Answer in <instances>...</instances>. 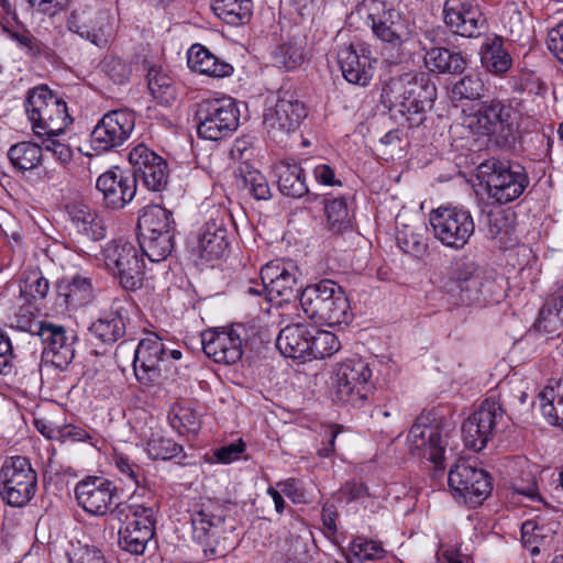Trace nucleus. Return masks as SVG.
Instances as JSON below:
<instances>
[{
  "label": "nucleus",
  "instance_id": "1",
  "mask_svg": "<svg viewBox=\"0 0 563 563\" xmlns=\"http://www.w3.org/2000/svg\"><path fill=\"white\" fill-rule=\"evenodd\" d=\"M437 99V87L424 74L405 73L387 80L380 100L389 111L404 117L410 128L419 126Z\"/></svg>",
  "mask_w": 563,
  "mask_h": 563
},
{
  "label": "nucleus",
  "instance_id": "2",
  "mask_svg": "<svg viewBox=\"0 0 563 563\" xmlns=\"http://www.w3.org/2000/svg\"><path fill=\"white\" fill-rule=\"evenodd\" d=\"M229 508L216 501L202 504L190 514L194 538L203 547L208 560L225 556L234 549V526Z\"/></svg>",
  "mask_w": 563,
  "mask_h": 563
},
{
  "label": "nucleus",
  "instance_id": "3",
  "mask_svg": "<svg viewBox=\"0 0 563 563\" xmlns=\"http://www.w3.org/2000/svg\"><path fill=\"white\" fill-rule=\"evenodd\" d=\"M454 305L483 307L500 299L501 287L473 262H456L444 285Z\"/></svg>",
  "mask_w": 563,
  "mask_h": 563
},
{
  "label": "nucleus",
  "instance_id": "4",
  "mask_svg": "<svg viewBox=\"0 0 563 563\" xmlns=\"http://www.w3.org/2000/svg\"><path fill=\"white\" fill-rule=\"evenodd\" d=\"M299 303L305 314L321 325L336 327L352 320L345 291L331 279H322L303 288Z\"/></svg>",
  "mask_w": 563,
  "mask_h": 563
},
{
  "label": "nucleus",
  "instance_id": "5",
  "mask_svg": "<svg viewBox=\"0 0 563 563\" xmlns=\"http://www.w3.org/2000/svg\"><path fill=\"white\" fill-rule=\"evenodd\" d=\"M476 176L488 197L498 205L517 200L530 184L526 168L508 158L485 159L478 165Z\"/></svg>",
  "mask_w": 563,
  "mask_h": 563
},
{
  "label": "nucleus",
  "instance_id": "6",
  "mask_svg": "<svg viewBox=\"0 0 563 563\" xmlns=\"http://www.w3.org/2000/svg\"><path fill=\"white\" fill-rule=\"evenodd\" d=\"M26 113L37 137L62 135L71 118L66 101L47 86H38L29 92Z\"/></svg>",
  "mask_w": 563,
  "mask_h": 563
},
{
  "label": "nucleus",
  "instance_id": "7",
  "mask_svg": "<svg viewBox=\"0 0 563 563\" xmlns=\"http://www.w3.org/2000/svg\"><path fill=\"white\" fill-rule=\"evenodd\" d=\"M475 118L479 133L487 136L493 145L501 150L515 147L519 130L511 104L497 99L484 101L479 104Z\"/></svg>",
  "mask_w": 563,
  "mask_h": 563
},
{
  "label": "nucleus",
  "instance_id": "8",
  "mask_svg": "<svg viewBox=\"0 0 563 563\" xmlns=\"http://www.w3.org/2000/svg\"><path fill=\"white\" fill-rule=\"evenodd\" d=\"M37 490V474L25 456L5 459L0 468V496L11 507H23Z\"/></svg>",
  "mask_w": 563,
  "mask_h": 563
},
{
  "label": "nucleus",
  "instance_id": "9",
  "mask_svg": "<svg viewBox=\"0 0 563 563\" xmlns=\"http://www.w3.org/2000/svg\"><path fill=\"white\" fill-rule=\"evenodd\" d=\"M195 120L200 137L219 141L239 128L240 110L231 98L206 99L197 104Z\"/></svg>",
  "mask_w": 563,
  "mask_h": 563
},
{
  "label": "nucleus",
  "instance_id": "10",
  "mask_svg": "<svg viewBox=\"0 0 563 563\" xmlns=\"http://www.w3.org/2000/svg\"><path fill=\"white\" fill-rule=\"evenodd\" d=\"M410 452L430 461L435 468H444L445 435L441 421L432 412H422L408 433Z\"/></svg>",
  "mask_w": 563,
  "mask_h": 563
},
{
  "label": "nucleus",
  "instance_id": "11",
  "mask_svg": "<svg viewBox=\"0 0 563 563\" xmlns=\"http://www.w3.org/2000/svg\"><path fill=\"white\" fill-rule=\"evenodd\" d=\"M434 238L443 245L461 250L470 241L475 231L471 212L457 207H440L429 214Z\"/></svg>",
  "mask_w": 563,
  "mask_h": 563
},
{
  "label": "nucleus",
  "instance_id": "12",
  "mask_svg": "<svg viewBox=\"0 0 563 563\" xmlns=\"http://www.w3.org/2000/svg\"><path fill=\"white\" fill-rule=\"evenodd\" d=\"M307 113L305 103L294 92L282 88L275 106L265 110L263 124L272 140L283 143L297 131Z\"/></svg>",
  "mask_w": 563,
  "mask_h": 563
},
{
  "label": "nucleus",
  "instance_id": "13",
  "mask_svg": "<svg viewBox=\"0 0 563 563\" xmlns=\"http://www.w3.org/2000/svg\"><path fill=\"white\" fill-rule=\"evenodd\" d=\"M134 244L126 241H113L104 250L108 269L126 290H136L143 286L145 263Z\"/></svg>",
  "mask_w": 563,
  "mask_h": 563
},
{
  "label": "nucleus",
  "instance_id": "14",
  "mask_svg": "<svg viewBox=\"0 0 563 563\" xmlns=\"http://www.w3.org/2000/svg\"><path fill=\"white\" fill-rule=\"evenodd\" d=\"M448 482L453 497L471 507L482 505L493 490L490 474L467 462H460L452 467Z\"/></svg>",
  "mask_w": 563,
  "mask_h": 563
},
{
  "label": "nucleus",
  "instance_id": "15",
  "mask_svg": "<svg viewBox=\"0 0 563 563\" xmlns=\"http://www.w3.org/2000/svg\"><path fill=\"white\" fill-rule=\"evenodd\" d=\"M369 364L362 358H349L336 371L338 400L352 406L361 405L375 390Z\"/></svg>",
  "mask_w": 563,
  "mask_h": 563
},
{
  "label": "nucleus",
  "instance_id": "16",
  "mask_svg": "<svg viewBox=\"0 0 563 563\" xmlns=\"http://www.w3.org/2000/svg\"><path fill=\"white\" fill-rule=\"evenodd\" d=\"M504 413L501 405L495 398L485 399L462 424L465 446L475 452L484 450L504 420Z\"/></svg>",
  "mask_w": 563,
  "mask_h": 563
},
{
  "label": "nucleus",
  "instance_id": "17",
  "mask_svg": "<svg viewBox=\"0 0 563 563\" xmlns=\"http://www.w3.org/2000/svg\"><path fill=\"white\" fill-rule=\"evenodd\" d=\"M245 328L242 324L227 329H209L201 333V345L205 354L216 363L232 365L243 355V338Z\"/></svg>",
  "mask_w": 563,
  "mask_h": 563
},
{
  "label": "nucleus",
  "instance_id": "18",
  "mask_svg": "<svg viewBox=\"0 0 563 563\" xmlns=\"http://www.w3.org/2000/svg\"><path fill=\"white\" fill-rule=\"evenodd\" d=\"M134 124L133 113L126 110L106 113L90 134L91 147L103 153L121 146L129 139Z\"/></svg>",
  "mask_w": 563,
  "mask_h": 563
},
{
  "label": "nucleus",
  "instance_id": "19",
  "mask_svg": "<svg viewBox=\"0 0 563 563\" xmlns=\"http://www.w3.org/2000/svg\"><path fill=\"white\" fill-rule=\"evenodd\" d=\"M298 268L292 264L269 263L261 269L262 290H267V301L278 306L296 299L298 286Z\"/></svg>",
  "mask_w": 563,
  "mask_h": 563
},
{
  "label": "nucleus",
  "instance_id": "20",
  "mask_svg": "<svg viewBox=\"0 0 563 563\" xmlns=\"http://www.w3.org/2000/svg\"><path fill=\"white\" fill-rule=\"evenodd\" d=\"M75 496L78 505L88 514L102 517L118 498V487L108 478L88 476L77 483Z\"/></svg>",
  "mask_w": 563,
  "mask_h": 563
},
{
  "label": "nucleus",
  "instance_id": "21",
  "mask_svg": "<svg viewBox=\"0 0 563 563\" xmlns=\"http://www.w3.org/2000/svg\"><path fill=\"white\" fill-rule=\"evenodd\" d=\"M445 25L456 35L477 37L486 29V19L475 0H445Z\"/></svg>",
  "mask_w": 563,
  "mask_h": 563
},
{
  "label": "nucleus",
  "instance_id": "22",
  "mask_svg": "<svg viewBox=\"0 0 563 563\" xmlns=\"http://www.w3.org/2000/svg\"><path fill=\"white\" fill-rule=\"evenodd\" d=\"M30 333L37 335L45 345L44 355L52 364L60 369L66 368L75 357V349L73 346L75 336L66 335L63 325L52 322L33 323L29 327Z\"/></svg>",
  "mask_w": 563,
  "mask_h": 563
},
{
  "label": "nucleus",
  "instance_id": "23",
  "mask_svg": "<svg viewBox=\"0 0 563 563\" xmlns=\"http://www.w3.org/2000/svg\"><path fill=\"white\" fill-rule=\"evenodd\" d=\"M167 360V349L162 339L150 333L142 339L134 352L133 369L136 379L143 385H152L161 377V362Z\"/></svg>",
  "mask_w": 563,
  "mask_h": 563
},
{
  "label": "nucleus",
  "instance_id": "24",
  "mask_svg": "<svg viewBox=\"0 0 563 563\" xmlns=\"http://www.w3.org/2000/svg\"><path fill=\"white\" fill-rule=\"evenodd\" d=\"M96 189L102 197V203L111 210H121L136 195V178L124 174L118 167L101 174L96 181Z\"/></svg>",
  "mask_w": 563,
  "mask_h": 563
},
{
  "label": "nucleus",
  "instance_id": "25",
  "mask_svg": "<svg viewBox=\"0 0 563 563\" xmlns=\"http://www.w3.org/2000/svg\"><path fill=\"white\" fill-rule=\"evenodd\" d=\"M283 317L289 323L279 331L276 347L286 357L307 361L311 327L299 321L298 314L284 313Z\"/></svg>",
  "mask_w": 563,
  "mask_h": 563
},
{
  "label": "nucleus",
  "instance_id": "26",
  "mask_svg": "<svg viewBox=\"0 0 563 563\" xmlns=\"http://www.w3.org/2000/svg\"><path fill=\"white\" fill-rule=\"evenodd\" d=\"M70 30L92 44L103 47L108 44L112 33L110 15L106 11H75Z\"/></svg>",
  "mask_w": 563,
  "mask_h": 563
},
{
  "label": "nucleus",
  "instance_id": "27",
  "mask_svg": "<svg viewBox=\"0 0 563 563\" xmlns=\"http://www.w3.org/2000/svg\"><path fill=\"white\" fill-rule=\"evenodd\" d=\"M230 245L228 229L222 219H210L197 233L192 251L207 262L221 258Z\"/></svg>",
  "mask_w": 563,
  "mask_h": 563
},
{
  "label": "nucleus",
  "instance_id": "28",
  "mask_svg": "<svg viewBox=\"0 0 563 563\" xmlns=\"http://www.w3.org/2000/svg\"><path fill=\"white\" fill-rule=\"evenodd\" d=\"M155 526L154 510L134 519L129 525L121 526L118 532L120 549L133 555L143 554L147 543L155 536Z\"/></svg>",
  "mask_w": 563,
  "mask_h": 563
},
{
  "label": "nucleus",
  "instance_id": "29",
  "mask_svg": "<svg viewBox=\"0 0 563 563\" xmlns=\"http://www.w3.org/2000/svg\"><path fill=\"white\" fill-rule=\"evenodd\" d=\"M128 320V310L121 301L115 300L111 309L102 312L88 330L103 344L112 345L125 335Z\"/></svg>",
  "mask_w": 563,
  "mask_h": 563
},
{
  "label": "nucleus",
  "instance_id": "30",
  "mask_svg": "<svg viewBox=\"0 0 563 563\" xmlns=\"http://www.w3.org/2000/svg\"><path fill=\"white\" fill-rule=\"evenodd\" d=\"M424 51L426 67L437 74L461 75L467 67V59L462 52L452 51L443 46L428 48L422 41H419Z\"/></svg>",
  "mask_w": 563,
  "mask_h": 563
},
{
  "label": "nucleus",
  "instance_id": "31",
  "mask_svg": "<svg viewBox=\"0 0 563 563\" xmlns=\"http://www.w3.org/2000/svg\"><path fill=\"white\" fill-rule=\"evenodd\" d=\"M325 230L331 235H343L354 230V211L343 196H327L323 198Z\"/></svg>",
  "mask_w": 563,
  "mask_h": 563
},
{
  "label": "nucleus",
  "instance_id": "32",
  "mask_svg": "<svg viewBox=\"0 0 563 563\" xmlns=\"http://www.w3.org/2000/svg\"><path fill=\"white\" fill-rule=\"evenodd\" d=\"M188 67L201 75L222 78L233 74V66L224 59L216 56L201 44H194L187 54Z\"/></svg>",
  "mask_w": 563,
  "mask_h": 563
},
{
  "label": "nucleus",
  "instance_id": "33",
  "mask_svg": "<svg viewBox=\"0 0 563 563\" xmlns=\"http://www.w3.org/2000/svg\"><path fill=\"white\" fill-rule=\"evenodd\" d=\"M275 174L282 195L298 199L310 194L303 168L298 163L282 161L275 165Z\"/></svg>",
  "mask_w": 563,
  "mask_h": 563
},
{
  "label": "nucleus",
  "instance_id": "34",
  "mask_svg": "<svg viewBox=\"0 0 563 563\" xmlns=\"http://www.w3.org/2000/svg\"><path fill=\"white\" fill-rule=\"evenodd\" d=\"M67 213L78 233L91 241H100L106 238L107 229L103 219L89 206L70 203Z\"/></svg>",
  "mask_w": 563,
  "mask_h": 563
},
{
  "label": "nucleus",
  "instance_id": "35",
  "mask_svg": "<svg viewBox=\"0 0 563 563\" xmlns=\"http://www.w3.org/2000/svg\"><path fill=\"white\" fill-rule=\"evenodd\" d=\"M338 62L343 77L350 84L366 86L373 77L369 58L360 56L352 45L340 49Z\"/></svg>",
  "mask_w": 563,
  "mask_h": 563
},
{
  "label": "nucleus",
  "instance_id": "36",
  "mask_svg": "<svg viewBox=\"0 0 563 563\" xmlns=\"http://www.w3.org/2000/svg\"><path fill=\"white\" fill-rule=\"evenodd\" d=\"M143 68L146 70L147 88L153 98L163 106H170L177 98L174 79L162 66L151 64L146 59L143 62Z\"/></svg>",
  "mask_w": 563,
  "mask_h": 563
},
{
  "label": "nucleus",
  "instance_id": "37",
  "mask_svg": "<svg viewBox=\"0 0 563 563\" xmlns=\"http://www.w3.org/2000/svg\"><path fill=\"white\" fill-rule=\"evenodd\" d=\"M481 60L485 69L494 75H504L512 65L509 51L503 37L495 35L482 46Z\"/></svg>",
  "mask_w": 563,
  "mask_h": 563
},
{
  "label": "nucleus",
  "instance_id": "38",
  "mask_svg": "<svg viewBox=\"0 0 563 563\" xmlns=\"http://www.w3.org/2000/svg\"><path fill=\"white\" fill-rule=\"evenodd\" d=\"M413 27L409 20L404 19L399 11L389 9L384 25L378 27L377 37L393 45H408Z\"/></svg>",
  "mask_w": 563,
  "mask_h": 563
},
{
  "label": "nucleus",
  "instance_id": "39",
  "mask_svg": "<svg viewBox=\"0 0 563 563\" xmlns=\"http://www.w3.org/2000/svg\"><path fill=\"white\" fill-rule=\"evenodd\" d=\"M214 14L230 25L246 24L253 14L252 0H211Z\"/></svg>",
  "mask_w": 563,
  "mask_h": 563
},
{
  "label": "nucleus",
  "instance_id": "40",
  "mask_svg": "<svg viewBox=\"0 0 563 563\" xmlns=\"http://www.w3.org/2000/svg\"><path fill=\"white\" fill-rule=\"evenodd\" d=\"M553 540V531L534 520H527L521 526V543L532 556L548 551Z\"/></svg>",
  "mask_w": 563,
  "mask_h": 563
},
{
  "label": "nucleus",
  "instance_id": "41",
  "mask_svg": "<svg viewBox=\"0 0 563 563\" xmlns=\"http://www.w3.org/2000/svg\"><path fill=\"white\" fill-rule=\"evenodd\" d=\"M174 227H176V222L173 212L159 205L144 207L140 211L136 224L137 233L144 232L146 235H152L150 232L154 230Z\"/></svg>",
  "mask_w": 563,
  "mask_h": 563
},
{
  "label": "nucleus",
  "instance_id": "42",
  "mask_svg": "<svg viewBox=\"0 0 563 563\" xmlns=\"http://www.w3.org/2000/svg\"><path fill=\"white\" fill-rule=\"evenodd\" d=\"M235 176L240 178L242 188L254 199L268 200L272 198L269 184L266 177L257 169L244 164L235 170Z\"/></svg>",
  "mask_w": 563,
  "mask_h": 563
},
{
  "label": "nucleus",
  "instance_id": "43",
  "mask_svg": "<svg viewBox=\"0 0 563 563\" xmlns=\"http://www.w3.org/2000/svg\"><path fill=\"white\" fill-rule=\"evenodd\" d=\"M42 151V145L32 142H20L10 147L8 158L15 169L31 170L41 163Z\"/></svg>",
  "mask_w": 563,
  "mask_h": 563
},
{
  "label": "nucleus",
  "instance_id": "44",
  "mask_svg": "<svg viewBox=\"0 0 563 563\" xmlns=\"http://www.w3.org/2000/svg\"><path fill=\"white\" fill-rule=\"evenodd\" d=\"M307 361L321 360L333 355L341 347L336 335L330 331L311 327Z\"/></svg>",
  "mask_w": 563,
  "mask_h": 563
},
{
  "label": "nucleus",
  "instance_id": "45",
  "mask_svg": "<svg viewBox=\"0 0 563 563\" xmlns=\"http://www.w3.org/2000/svg\"><path fill=\"white\" fill-rule=\"evenodd\" d=\"M388 13L389 9L386 8V2L383 0H363L352 11V15H357L375 35H377L378 27L384 25Z\"/></svg>",
  "mask_w": 563,
  "mask_h": 563
},
{
  "label": "nucleus",
  "instance_id": "46",
  "mask_svg": "<svg viewBox=\"0 0 563 563\" xmlns=\"http://www.w3.org/2000/svg\"><path fill=\"white\" fill-rule=\"evenodd\" d=\"M422 228L404 224L397 228L396 241L398 246L407 254L415 257H422L428 251V244L423 238Z\"/></svg>",
  "mask_w": 563,
  "mask_h": 563
},
{
  "label": "nucleus",
  "instance_id": "47",
  "mask_svg": "<svg viewBox=\"0 0 563 563\" xmlns=\"http://www.w3.org/2000/svg\"><path fill=\"white\" fill-rule=\"evenodd\" d=\"M137 241L143 255L154 263L167 260L175 247V240L167 239V235L159 238L137 236Z\"/></svg>",
  "mask_w": 563,
  "mask_h": 563
},
{
  "label": "nucleus",
  "instance_id": "48",
  "mask_svg": "<svg viewBox=\"0 0 563 563\" xmlns=\"http://www.w3.org/2000/svg\"><path fill=\"white\" fill-rule=\"evenodd\" d=\"M538 399L541 412L548 421L563 429V398L556 397L552 386H547L538 395Z\"/></svg>",
  "mask_w": 563,
  "mask_h": 563
},
{
  "label": "nucleus",
  "instance_id": "49",
  "mask_svg": "<svg viewBox=\"0 0 563 563\" xmlns=\"http://www.w3.org/2000/svg\"><path fill=\"white\" fill-rule=\"evenodd\" d=\"M484 95V82L477 74L464 75L453 84L450 96L452 100H477Z\"/></svg>",
  "mask_w": 563,
  "mask_h": 563
},
{
  "label": "nucleus",
  "instance_id": "50",
  "mask_svg": "<svg viewBox=\"0 0 563 563\" xmlns=\"http://www.w3.org/2000/svg\"><path fill=\"white\" fill-rule=\"evenodd\" d=\"M183 446L173 439L153 433L146 443V451L151 459L167 461L176 457L183 452Z\"/></svg>",
  "mask_w": 563,
  "mask_h": 563
},
{
  "label": "nucleus",
  "instance_id": "51",
  "mask_svg": "<svg viewBox=\"0 0 563 563\" xmlns=\"http://www.w3.org/2000/svg\"><path fill=\"white\" fill-rule=\"evenodd\" d=\"M303 58L302 47L294 43H283L273 52L274 65L286 71L299 67Z\"/></svg>",
  "mask_w": 563,
  "mask_h": 563
},
{
  "label": "nucleus",
  "instance_id": "52",
  "mask_svg": "<svg viewBox=\"0 0 563 563\" xmlns=\"http://www.w3.org/2000/svg\"><path fill=\"white\" fill-rule=\"evenodd\" d=\"M10 36L33 58L44 57L49 59L53 56V51L36 38L29 30L22 29L10 32Z\"/></svg>",
  "mask_w": 563,
  "mask_h": 563
},
{
  "label": "nucleus",
  "instance_id": "53",
  "mask_svg": "<svg viewBox=\"0 0 563 563\" xmlns=\"http://www.w3.org/2000/svg\"><path fill=\"white\" fill-rule=\"evenodd\" d=\"M134 177L136 178V183L142 180L150 190L161 191L165 189L168 183L167 162L161 157L156 164H152L148 169L141 170V173Z\"/></svg>",
  "mask_w": 563,
  "mask_h": 563
},
{
  "label": "nucleus",
  "instance_id": "54",
  "mask_svg": "<svg viewBox=\"0 0 563 563\" xmlns=\"http://www.w3.org/2000/svg\"><path fill=\"white\" fill-rule=\"evenodd\" d=\"M350 552L353 559L360 563L365 561H377L385 556L386 551L382 544L374 540L356 537L350 544Z\"/></svg>",
  "mask_w": 563,
  "mask_h": 563
},
{
  "label": "nucleus",
  "instance_id": "55",
  "mask_svg": "<svg viewBox=\"0 0 563 563\" xmlns=\"http://www.w3.org/2000/svg\"><path fill=\"white\" fill-rule=\"evenodd\" d=\"M153 510L152 507H145L143 505L130 504L126 501H117L109 509V515L122 526L129 525V522L139 519L141 516L146 515Z\"/></svg>",
  "mask_w": 563,
  "mask_h": 563
},
{
  "label": "nucleus",
  "instance_id": "56",
  "mask_svg": "<svg viewBox=\"0 0 563 563\" xmlns=\"http://www.w3.org/2000/svg\"><path fill=\"white\" fill-rule=\"evenodd\" d=\"M102 71L115 85H124L131 77L132 68L125 60L110 56L103 59Z\"/></svg>",
  "mask_w": 563,
  "mask_h": 563
},
{
  "label": "nucleus",
  "instance_id": "57",
  "mask_svg": "<svg viewBox=\"0 0 563 563\" xmlns=\"http://www.w3.org/2000/svg\"><path fill=\"white\" fill-rule=\"evenodd\" d=\"M60 135H44L42 139V150L49 152L53 157L63 165L68 164L74 156L71 146L58 139Z\"/></svg>",
  "mask_w": 563,
  "mask_h": 563
},
{
  "label": "nucleus",
  "instance_id": "58",
  "mask_svg": "<svg viewBox=\"0 0 563 563\" xmlns=\"http://www.w3.org/2000/svg\"><path fill=\"white\" fill-rule=\"evenodd\" d=\"M161 157L162 156L157 155L146 145L137 144L131 150L129 154V161L133 167V173L131 176H136L141 173V170L148 169L152 164H156Z\"/></svg>",
  "mask_w": 563,
  "mask_h": 563
},
{
  "label": "nucleus",
  "instance_id": "59",
  "mask_svg": "<svg viewBox=\"0 0 563 563\" xmlns=\"http://www.w3.org/2000/svg\"><path fill=\"white\" fill-rule=\"evenodd\" d=\"M68 291L65 294L66 302L75 305L87 300L91 292V282L87 277L75 276L67 286Z\"/></svg>",
  "mask_w": 563,
  "mask_h": 563
},
{
  "label": "nucleus",
  "instance_id": "60",
  "mask_svg": "<svg viewBox=\"0 0 563 563\" xmlns=\"http://www.w3.org/2000/svg\"><path fill=\"white\" fill-rule=\"evenodd\" d=\"M14 353L10 338L0 330V375H8L13 371Z\"/></svg>",
  "mask_w": 563,
  "mask_h": 563
},
{
  "label": "nucleus",
  "instance_id": "61",
  "mask_svg": "<svg viewBox=\"0 0 563 563\" xmlns=\"http://www.w3.org/2000/svg\"><path fill=\"white\" fill-rule=\"evenodd\" d=\"M244 451L245 443L242 440H239L238 442L230 443L216 450L214 456L218 462L228 464L238 460Z\"/></svg>",
  "mask_w": 563,
  "mask_h": 563
},
{
  "label": "nucleus",
  "instance_id": "62",
  "mask_svg": "<svg viewBox=\"0 0 563 563\" xmlns=\"http://www.w3.org/2000/svg\"><path fill=\"white\" fill-rule=\"evenodd\" d=\"M27 2L37 12L54 16L65 9L68 0H27Z\"/></svg>",
  "mask_w": 563,
  "mask_h": 563
},
{
  "label": "nucleus",
  "instance_id": "63",
  "mask_svg": "<svg viewBox=\"0 0 563 563\" xmlns=\"http://www.w3.org/2000/svg\"><path fill=\"white\" fill-rule=\"evenodd\" d=\"M323 528L325 530L327 536H334L338 531L336 529V519L338 511L334 505L325 504L322 507L321 512Z\"/></svg>",
  "mask_w": 563,
  "mask_h": 563
},
{
  "label": "nucleus",
  "instance_id": "64",
  "mask_svg": "<svg viewBox=\"0 0 563 563\" xmlns=\"http://www.w3.org/2000/svg\"><path fill=\"white\" fill-rule=\"evenodd\" d=\"M548 47L563 64V24L559 25L556 29L551 30Z\"/></svg>",
  "mask_w": 563,
  "mask_h": 563
}]
</instances>
